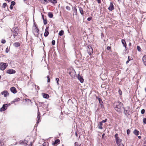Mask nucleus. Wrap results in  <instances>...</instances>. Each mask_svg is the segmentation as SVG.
I'll return each mask as SVG.
<instances>
[{"label": "nucleus", "instance_id": "nucleus-17", "mask_svg": "<svg viewBox=\"0 0 146 146\" xmlns=\"http://www.w3.org/2000/svg\"><path fill=\"white\" fill-rule=\"evenodd\" d=\"M40 113L39 111L38 110V115H37V123H38L40 121Z\"/></svg>", "mask_w": 146, "mask_h": 146}, {"label": "nucleus", "instance_id": "nucleus-14", "mask_svg": "<svg viewBox=\"0 0 146 146\" xmlns=\"http://www.w3.org/2000/svg\"><path fill=\"white\" fill-rule=\"evenodd\" d=\"M108 9L110 11H112L114 9V6L112 2L110 3V5L108 8Z\"/></svg>", "mask_w": 146, "mask_h": 146}, {"label": "nucleus", "instance_id": "nucleus-26", "mask_svg": "<svg viewBox=\"0 0 146 146\" xmlns=\"http://www.w3.org/2000/svg\"><path fill=\"white\" fill-rule=\"evenodd\" d=\"M42 94H43V97L44 98H48L49 96L48 94H45V93H44V94L43 93Z\"/></svg>", "mask_w": 146, "mask_h": 146}, {"label": "nucleus", "instance_id": "nucleus-7", "mask_svg": "<svg viewBox=\"0 0 146 146\" xmlns=\"http://www.w3.org/2000/svg\"><path fill=\"white\" fill-rule=\"evenodd\" d=\"M87 51L88 53L90 55L92 54L93 53V49L90 46H88Z\"/></svg>", "mask_w": 146, "mask_h": 146}, {"label": "nucleus", "instance_id": "nucleus-10", "mask_svg": "<svg viewBox=\"0 0 146 146\" xmlns=\"http://www.w3.org/2000/svg\"><path fill=\"white\" fill-rule=\"evenodd\" d=\"M28 141L26 140H24V141L20 140L19 141V143L20 144L23 145H26L27 144Z\"/></svg>", "mask_w": 146, "mask_h": 146}, {"label": "nucleus", "instance_id": "nucleus-31", "mask_svg": "<svg viewBox=\"0 0 146 146\" xmlns=\"http://www.w3.org/2000/svg\"><path fill=\"white\" fill-rule=\"evenodd\" d=\"M20 100V99L19 98H17L16 99H15L13 101V102H16L17 101H19Z\"/></svg>", "mask_w": 146, "mask_h": 146}, {"label": "nucleus", "instance_id": "nucleus-63", "mask_svg": "<svg viewBox=\"0 0 146 146\" xmlns=\"http://www.w3.org/2000/svg\"><path fill=\"white\" fill-rule=\"evenodd\" d=\"M145 91L146 92V88L145 89Z\"/></svg>", "mask_w": 146, "mask_h": 146}, {"label": "nucleus", "instance_id": "nucleus-21", "mask_svg": "<svg viewBox=\"0 0 146 146\" xmlns=\"http://www.w3.org/2000/svg\"><path fill=\"white\" fill-rule=\"evenodd\" d=\"M121 42L122 44H123V46L126 48L127 45L125 40L123 39H122Z\"/></svg>", "mask_w": 146, "mask_h": 146}, {"label": "nucleus", "instance_id": "nucleus-27", "mask_svg": "<svg viewBox=\"0 0 146 146\" xmlns=\"http://www.w3.org/2000/svg\"><path fill=\"white\" fill-rule=\"evenodd\" d=\"M13 45L15 47H18L20 46V43L19 42H15L14 43Z\"/></svg>", "mask_w": 146, "mask_h": 146}, {"label": "nucleus", "instance_id": "nucleus-38", "mask_svg": "<svg viewBox=\"0 0 146 146\" xmlns=\"http://www.w3.org/2000/svg\"><path fill=\"white\" fill-rule=\"evenodd\" d=\"M66 8L68 11H70V7L68 6H66Z\"/></svg>", "mask_w": 146, "mask_h": 146}, {"label": "nucleus", "instance_id": "nucleus-11", "mask_svg": "<svg viewBox=\"0 0 146 146\" xmlns=\"http://www.w3.org/2000/svg\"><path fill=\"white\" fill-rule=\"evenodd\" d=\"M1 94L2 95H3L5 97H6L9 95V94L7 91L5 90L1 92Z\"/></svg>", "mask_w": 146, "mask_h": 146}, {"label": "nucleus", "instance_id": "nucleus-53", "mask_svg": "<svg viewBox=\"0 0 146 146\" xmlns=\"http://www.w3.org/2000/svg\"><path fill=\"white\" fill-rule=\"evenodd\" d=\"M42 19H43V20H44L45 19H44V16L43 15H42Z\"/></svg>", "mask_w": 146, "mask_h": 146}, {"label": "nucleus", "instance_id": "nucleus-50", "mask_svg": "<svg viewBox=\"0 0 146 146\" xmlns=\"http://www.w3.org/2000/svg\"><path fill=\"white\" fill-rule=\"evenodd\" d=\"M92 19V17H88V19H87V20L88 21H90Z\"/></svg>", "mask_w": 146, "mask_h": 146}, {"label": "nucleus", "instance_id": "nucleus-30", "mask_svg": "<svg viewBox=\"0 0 146 146\" xmlns=\"http://www.w3.org/2000/svg\"><path fill=\"white\" fill-rule=\"evenodd\" d=\"M64 33V31H63L61 30L58 33V35L60 36L62 35Z\"/></svg>", "mask_w": 146, "mask_h": 146}, {"label": "nucleus", "instance_id": "nucleus-56", "mask_svg": "<svg viewBox=\"0 0 146 146\" xmlns=\"http://www.w3.org/2000/svg\"><path fill=\"white\" fill-rule=\"evenodd\" d=\"M110 47L109 46H108L107 48V49L108 50H109L110 49Z\"/></svg>", "mask_w": 146, "mask_h": 146}, {"label": "nucleus", "instance_id": "nucleus-42", "mask_svg": "<svg viewBox=\"0 0 146 146\" xmlns=\"http://www.w3.org/2000/svg\"><path fill=\"white\" fill-rule=\"evenodd\" d=\"M118 93L120 95H121L122 94V92L121 90L120 89L118 90Z\"/></svg>", "mask_w": 146, "mask_h": 146}, {"label": "nucleus", "instance_id": "nucleus-12", "mask_svg": "<svg viewBox=\"0 0 146 146\" xmlns=\"http://www.w3.org/2000/svg\"><path fill=\"white\" fill-rule=\"evenodd\" d=\"M49 27H46L45 29V31L44 33V36L45 37L47 36L49 34V32L48 31Z\"/></svg>", "mask_w": 146, "mask_h": 146}, {"label": "nucleus", "instance_id": "nucleus-45", "mask_svg": "<svg viewBox=\"0 0 146 146\" xmlns=\"http://www.w3.org/2000/svg\"><path fill=\"white\" fill-rule=\"evenodd\" d=\"M130 130L129 129H128L127 130V135H129L130 133Z\"/></svg>", "mask_w": 146, "mask_h": 146}, {"label": "nucleus", "instance_id": "nucleus-3", "mask_svg": "<svg viewBox=\"0 0 146 146\" xmlns=\"http://www.w3.org/2000/svg\"><path fill=\"white\" fill-rule=\"evenodd\" d=\"M8 65L7 63H4L1 62L0 63V69L1 70H4L7 67Z\"/></svg>", "mask_w": 146, "mask_h": 146}, {"label": "nucleus", "instance_id": "nucleus-35", "mask_svg": "<svg viewBox=\"0 0 146 146\" xmlns=\"http://www.w3.org/2000/svg\"><path fill=\"white\" fill-rule=\"evenodd\" d=\"M60 142V140L59 139H57L56 140H55V141L54 143V144H56L57 143H58V142Z\"/></svg>", "mask_w": 146, "mask_h": 146}, {"label": "nucleus", "instance_id": "nucleus-37", "mask_svg": "<svg viewBox=\"0 0 146 146\" xmlns=\"http://www.w3.org/2000/svg\"><path fill=\"white\" fill-rule=\"evenodd\" d=\"M15 4V2L14 1H11V5H13V6H14V5Z\"/></svg>", "mask_w": 146, "mask_h": 146}, {"label": "nucleus", "instance_id": "nucleus-20", "mask_svg": "<svg viewBox=\"0 0 146 146\" xmlns=\"http://www.w3.org/2000/svg\"><path fill=\"white\" fill-rule=\"evenodd\" d=\"M133 133L136 136L138 135L139 134V131L136 129H135Z\"/></svg>", "mask_w": 146, "mask_h": 146}, {"label": "nucleus", "instance_id": "nucleus-13", "mask_svg": "<svg viewBox=\"0 0 146 146\" xmlns=\"http://www.w3.org/2000/svg\"><path fill=\"white\" fill-rule=\"evenodd\" d=\"M11 92L13 94H15L17 93V91L16 88L14 87H11L10 88Z\"/></svg>", "mask_w": 146, "mask_h": 146}, {"label": "nucleus", "instance_id": "nucleus-43", "mask_svg": "<svg viewBox=\"0 0 146 146\" xmlns=\"http://www.w3.org/2000/svg\"><path fill=\"white\" fill-rule=\"evenodd\" d=\"M143 122L145 124H146V118L143 119Z\"/></svg>", "mask_w": 146, "mask_h": 146}, {"label": "nucleus", "instance_id": "nucleus-23", "mask_svg": "<svg viewBox=\"0 0 146 146\" xmlns=\"http://www.w3.org/2000/svg\"><path fill=\"white\" fill-rule=\"evenodd\" d=\"M79 10L80 14L83 15L84 14L83 10V9L81 7H79Z\"/></svg>", "mask_w": 146, "mask_h": 146}, {"label": "nucleus", "instance_id": "nucleus-32", "mask_svg": "<svg viewBox=\"0 0 146 146\" xmlns=\"http://www.w3.org/2000/svg\"><path fill=\"white\" fill-rule=\"evenodd\" d=\"M98 99L100 104H102L103 103V102L101 99L100 98H98Z\"/></svg>", "mask_w": 146, "mask_h": 146}, {"label": "nucleus", "instance_id": "nucleus-28", "mask_svg": "<svg viewBox=\"0 0 146 146\" xmlns=\"http://www.w3.org/2000/svg\"><path fill=\"white\" fill-rule=\"evenodd\" d=\"M48 15L49 17L50 18H52L53 17L52 13L51 12H49L48 13Z\"/></svg>", "mask_w": 146, "mask_h": 146}, {"label": "nucleus", "instance_id": "nucleus-54", "mask_svg": "<svg viewBox=\"0 0 146 146\" xmlns=\"http://www.w3.org/2000/svg\"><path fill=\"white\" fill-rule=\"evenodd\" d=\"M98 3H101V0H96Z\"/></svg>", "mask_w": 146, "mask_h": 146}, {"label": "nucleus", "instance_id": "nucleus-61", "mask_svg": "<svg viewBox=\"0 0 146 146\" xmlns=\"http://www.w3.org/2000/svg\"><path fill=\"white\" fill-rule=\"evenodd\" d=\"M104 134H103V135H102V136H104Z\"/></svg>", "mask_w": 146, "mask_h": 146}, {"label": "nucleus", "instance_id": "nucleus-33", "mask_svg": "<svg viewBox=\"0 0 146 146\" xmlns=\"http://www.w3.org/2000/svg\"><path fill=\"white\" fill-rule=\"evenodd\" d=\"M48 142H44L42 144L43 146H48Z\"/></svg>", "mask_w": 146, "mask_h": 146}, {"label": "nucleus", "instance_id": "nucleus-29", "mask_svg": "<svg viewBox=\"0 0 146 146\" xmlns=\"http://www.w3.org/2000/svg\"><path fill=\"white\" fill-rule=\"evenodd\" d=\"M49 2H51V3L54 4L57 3V1L56 0H48Z\"/></svg>", "mask_w": 146, "mask_h": 146}, {"label": "nucleus", "instance_id": "nucleus-57", "mask_svg": "<svg viewBox=\"0 0 146 146\" xmlns=\"http://www.w3.org/2000/svg\"><path fill=\"white\" fill-rule=\"evenodd\" d=\"M129 60H128L127 61V62H126V63L127 64H128V63H129Z\"/></svg>", "mask_w": 146, "mask_h": 146}, {"label": "nucleus", "instance_id": "nucleus-5", "mask_svg": "<svg viewBox=\"0 0 146 146\" xmlns=\"http://www.w3.org/2000/svg\"><path fill=\"white\" fill-rule=\"evenodd\" d=\"M10 105V104H3L2 107L1 108L0 111H2L5 110L7 109V107Z\"/></svg>", "mask_w": 146, "mask_h": 146}, {"label": "nucleus", "instance_id": "nucleus-52", "mask_svg": "<svg viewBox=\"0 0 146 146\" xmlns=\"http://www.w3.org/2000/svg\"><path fill=\"white\" fill-rule=\"evenodd\" d=\"M13 6L11 5L10 6V9H13Z\"/></svg>", "mask_w": 146, "mask_h": 146}, {"label": "nucleus", "instance_id": "nucleus-24", "mask_svg": "<svg viewBox=\"0 0 146 146\" xmlns=\"http://www.w3.org/2000/svg\"><path fill=\"white\" fill-rule=\"evenodd\" d=\"M72 9L74 11V14L75 13V15H77V9L76 7H74L72 8Z\"/></svg>", "mask_w": 146, "mask_h": 146}, {"label": "nucleus", "instance_id": "nucleus-48", "mask_svg": "<svg viewBox=\"0 0 146 146\" xmlns=\"http://www.w3.org/2000/svg\"><path fill=\"white\" fill-rule=\"evenodd\" d=\"M6 41L5 40L3 39L1 40V43L3 44H4L5 43Z\"/></svg>", "mask_w": 146, "mask_h": 146}, {"label": "nucleus", "instance_id": "nucleus-62", "mask_svg": "<svg viewBox=\"0 0 146 146\" xmlns=\"http://www.w3.org/2000/svg\"><path fill=\"white\" fill-rule=\"evenodd\" d=\"M76 135H77L76 132Z\"/></svg>", "mask_w": 146, "mask_h": 146}, {"label": "nucleus", "instance_id": "nucleus-36", "mask_svg": "<svg viewBox=\"0 0 146 146\" xmlns=\"http://www.w3.org/2000/svg\"><path fill=\"white\" fill-rule=\"evenodd\" d=\"M43 20V23H44V25H46L47 23V21L46 19H44V20Z\"/></svg>", "mask_w": 146, "mask_h": 146}, {"label": "nucleus", "instance_id": "nucleus-58", "mask_svg": "<svg viewBox=\"0 0 146 146\" xmlns=\"http://www.w3.org/2000/svg\"><path fill=\"white\" fill-rule=\"evenodd\" d=\"M138 138H139V139H141V136H138Z\"/></svg>", "mask_w": 146, "mask_h": 146}, {"label": "nucleus", "instance_id": "nucleus-51", "mask_svg": "<svg viewBox=\"0 0 146 146\" xmlns=\"http://www.w3.org/2000/svg\"><path fill=\"white\" fill-rule=\"evenodd\" d=\"M9 50L8 48H7L6 49V52L7 53H8L9 52Z\"/></svg>", "mask_w": 146, "mask_h": 146}, {"label": "nucleus", "instance_id": "nucleus-16", "mask_svg": "<svg viewBox=\"0 0 146 146\" xmlns=\"http://www.w3.org/2000/svg\"><path fill=\"white\" fill-rule=\"evenodd\" d=\"M78 78L80 80V82L81 83H83L84 82V79L83 78L80 76L79 74H78Z\"/></svg>", "mask_w": 146, "mask_h": 146}, {"label": "nucleus", "instance_id": "nucleus-1", "mask_svg": "<svg viewBox=\"0 0 146 146\" xmlns=\"http://www.w3.org/2000/svg\"><path fill=\"white\" fill-rule=\"evenodd\" d=\"M123 104L119 101H115L113 104L114 107L116 111L120 112L123 108Z\"/></svg>", "mask_w": 146, "mask_h": 146}, {"label": "nucleus", "instance_id": "nucleus-47", "mask_svg": "<svg viewBox=\"0 0 146 146\" xmlns=\"http://www.w3.org/2000/svg\"><path fill=\"white\" fill-rule=\"evenodd\" d=\"M128 60L130 61V60H132V58H131L130 56H128Z\"/></svg>", "mask_w": 146, "mask_h": 146}, {"label": "nucleus", "instance_id": "nucleus-55", "mask_svg": "<svg viewBox=\"0 0 146 146\" xmlns=\"http://www.w3.org/2000/svg\"><path fill=\"white\" fill-rule=\"evenodd\" d=\"M25 100H26V101H27V102H28V101H30V100L29 99H25Z\"/></svg>", "mask_w": 146, "mask_h": 146}, {"label": "nucleus", "instance_id": "nucleus-64", "mask_svg": "<svg viewBox=\"0 0 146 146\" xmlns=\"http://www.w3.org/2000/svg\"><path fill=\"white\" fill-rule=\"evenodd\" d=\"M144 146H146V145H145Z\"/></svg>", "mask_w": 146, "mask_h": 146}, {"label": "nucleus", "instance_id": "nucleus-22", "mask_svg": "<svg viewBox=\"0 0 146 146\" xmlns=\"http://www.w3.org/2000/svg\"><path fill=\"white\" fill-rule=\"evenodd\" d=\"M102 125V123L101 122H100L98 125V128L100 129H102L103 128Z\"/></svg>", "mask_w": 146, "mask_h": 146}, {"label": "nucleus", "instance_id": "nucleus-19", "mask_svg": "<svg viewBox=\"0 0 146 146\" xmlns=\"http://www.w3.org/2000/svg\"><path fill=\"white\" fill-rule=\"evenodd\" d=\"M142 60L143 63L146 66V55L143 56Z\"/></svg>", "mask_w": 146, "mask_h": 146}, {"label": "nucleus", "instance_id": "nucleus-41", "mask_svg": "<svg viewBox=\"0 0 146 146\" xmlns=\"http://www.w3.org/2000/svg\"><path fill=\"white\" fill-rule=\"evenodd\" d=\"M55 41L54 40H52V44L53 45H54L55 44Z\"/></svg>", "mask_w": 146, "mask_h": 146}, {"label": "nucleus", "instance_id": "nucleus-2", "mask_svg": "<svg viewBox=\"0 0 146 146\" xmlns=\"http://www.w3.org/2000/svg\"><path fill=\"white\" fill-rule=\"evenodd\" d=\"M114 137L115 138L116 143L118 146H124L121 142L122 140L119 137V135L117 133H116Z\"/></svg>", "mask_w": 146, "mask_h": 146}, {"label": "nucleus", "instance_id": "nucleus-15", "mask_svg": "<svg viewBox=\"0 0 146 146\" xmlns=\"http://www.w3.org/2000/svg\"><path fill=\"white\" fill-rule=\"evenodd\" d=\"M69 74L70 76L73 77L76 75V72L74 70H72V71L69 72Z\"/></svg>", "mask_w": 146, "mask_h": 146}, {"label": "nucleus", "instance_id": "nucleus-40", "mask_svg": "<svg viewBox=\"0 0 146 146\" xmlns=\"http://www.w3.org/2000/svg\"><path fill=\"white\" fill-rule=\"evenodd\" d=\"M7 5V4L6 3H4L3 5V7L4 8H5V7Z\"/></svg>", "mask_w": 146, "mask_h": 146}, {"label": "nucleus", "instance_id": "nucleus-9", "mask_svg": "<svg viewBox=\"0 0 146 146\" xmlns=\"http://www.w3.org/2000/svg\"><path fill=\"white\" fill-rule=\"evenodd\" d=\"M31 85L33 87V88H31L32 90H33V88L34 87L36 90H39V87L38 86H36V85L35 84L33 83H31Z\"/></svg>", "mask_w": 146, "mask_h": 146}, {"label": "nucleus", "instance_id": "nucleus-44", "mask_svg": "<svg viewBox=\"0 0 146 146\" xmlns=\"http://www.w3.org/2000/svg\"><path fill=\"white\" fill-rule=\"evenodd\" d=\"M47 82H50V78L49 77V76H47Z\"/></svg>", "mask_w": 146, "mask_h": 146}, {"label": "nucleus", "instance_id": "nucleus-49", "mask_svg": "<svg viewBox=\"0 0 146 146\" xmlns=\"http://www.w3.org/2000/svg\"><path fill=\"white\" fill-rule=\"evenodd\" d=\"M107 121V119H106L105 120H103L101 122L102 123H105V122H106Z\"/></svg>", "mask_w": 146, "mask_h": 146}, {"label": "nucleus", "instance_id": "nucleus-25", "mask_svg": "<svg viewBox=\"0 0 146 146\" xmlns=\"http://www.w3.org/2000/svg\"><path fill=\"white\" fill-rule=\"evenodd\" d=\"M41 2L44 4H46L49 3L48 0H41Z\"/></svg>", "mask_w": 146, "mask_h": 146}, {"label": "nucleus", "instance_id": "nucleus-46", "mask_svg": "<svg viewBox=\"0 0 146 146\" xmlns=\"http://www.w3.org/2000/svg\"><path fill=\"white\" fill-rule=\"evenodd\" d=\"M145 112V110L144 109H142L141 111V113L143 114Z\"/></svg>", "mask_w": 146, "mask_h": 146}, {"label": "nucleus", "instance_id": "nucleus-60", "mask_svg": "<svg viewBox=\"0 0 146 146\" xmlns=\"http://www.w3.org/2000/svg\"><path fill=\"white\" fill-rule=\"evenodd\" d=\"M27 0H23L24 1V2L25 1H27Z\"/></svg>", "mask_w": 146, "mask_h": 146}, {"label": "nucleus", "instance_id": "nucleus-4", "mask_svg": "<svg viewBox=\"0 0 146 146\" xmlns=\"http://www.w3.org/2000/svg\"><path fill=\"white\" fill-rule=\"evenodd\" d=\"M13 32V35L14 38L16 36H17L19 33V29L17 28H13L12 30H11Z\"/></svg>", "mask_w": 146, "mask_h": 146}, {"label": "nucleus", "instance_id": "nucleus-18", "mask_svg": "<svg viewBox=\"0 0 146 146\" xmlns=\"http://www.w3.org/2000/svg\"><path fill=\"white\" fill-rule=\"evenodd\" d=\"M124 110V113L125 115L127 116H128L129 115V110L128 109L129 108H128V110H126L124 108H123Z\"/></svg>", "mask_w": 146, "mask_h": 146}, {"label": "nucleus", "instance_id": "nucleus-59", "mask_svg": "<svg viewBox=\"0 0 146 146\" xmlns=\"http://www.w3.org/2000/svg\"><path fill=\"white\" fill-rule=\"evenodd\" d=\"M131 45V43H129V46H130Z\"/></svg>", "mask_w": 146, "mask_h": 146}, {"label": "nucleus", "instance_id": "nucleus-6", "mask_svg": "<svg viewBox=\"0 0 146 146\" xmlns=\"http://www.w3.org/2000/svg\"><path fill=\"white\" fill-rule=\"evenodd\" d=\"M33 32L34 35H38L39 34L38 32L39 30L35 26L34 27H33Z\"/></svg>", "mask_w": 146, "mask_h": 146}, {"label": "nucleus", "instance_id": "nucleus-39", "mask_svg": "<svg viewBox=\"0 0 146 146\" xmlns=\"http://www.w3.org/2000/svg\"><path fill=\"white\" fill-rule=\"evenodd\" d=\"M56 81L57 84V85H58L59 84L58 81L59 80V79L58 78H56Z\"/></svg>", "mask_w": 146, "mask_h": 146}, {"label": "nucleus", "instance_id": "nucleus-8", "mask_svg": "<svg viewBox=\"0 0 146 146\" xmlns=\"http://www.w3.org/2000/svg\"><path fill=\"white\" fill-rule=\"evenodd\" d=\"M16 72V71L15 70L13 69H9L7 70L6 73L7 74H15Z\"/></svg>", "mask_w": 146, "mask_h": 146}, {"label": "nucleus", "instance_id": "nucleus-34", "mask_svg": "<svg viewBox=\"0 0 146 146\" xmlns=\"http://www.w3.org/2000/svg\"><path fill=\"white\" fill-rule=\"evenodd\" d=\"M137 49L138 50V51L139 52H140L141 51V48L140 47V46H137Z\"/></svg>", "mask_w": 146, "mask_h": 146}]
</instances>
